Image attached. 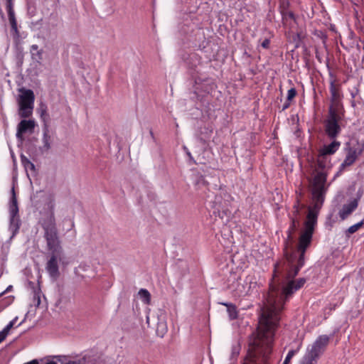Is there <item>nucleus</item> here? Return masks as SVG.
Wrapping results in <instances>:
<instances>
[{
	"label": "nucleus",
	"mask_w": 364,
	"mask_h": 364,
	"mask_svg": "<svg viewBox=\"0 0 364 364\" xmlns=\"http://www.w3.org/2000/svg\"><path fill=\"white\" fill-rule=\"evenodd\" d=\"M21 92L18 98V114L21 118H27L32 114L35 96L31 90L21 89Z\"/></svg>",
	"instance_id": "8"
},
{
	"label": "nucleus",
	"mask_w": 364,
	"mask_h": 364,
	"mask_svg": "<svg viewBox=\"0 0 364 364\" xmlns=\"http://www.w3.org/2000/svg\"><path fill=\"white\" fill-rule=\"evenodd\" d=\"M357 92H358V90H356L355 92H351L350 95H351L352 98H355V95H357Z\"/></svg>",
	"instance_id": "44"
},
{
	"label": "nucleus",
	"mask_w": 364,
	"mask_h": 364,
	"mask_svg": "<svg viewBox=\"0 0 364 364\" xmlns=\"http://www.w3.org/2000/svg\"><path fill=\"white\" fill-rule=\"evenodd\" d=\"M327 176L328 174L324 171L318 172L313 179L311 188H327L326 187Z\"/></svg>",
	"instance_id": "18"
},
{
	"label": "nucleus",
	"mask_w": 364,
	"mask_h": 364,
	"mask_svg": "<svg viewBox=\"0 0 364 364\" xmlns=\"http://www.w3.org/2000/svg\"><path fill=\"white\" fill-rule=\"evenodd\" d=\"M327 188H311L312 200L314 201L313 208L320 210L323 201L324 196Z\"/></svg>",
	"instance_id": "13"
},
{
	"label": "nucleus",
	"mask_w": 364,
	"mask_h": 364,
	"mask_svg": "<svg viewBox=\"0 0 364 364\" xmlns=\"http://www.w3.org/2000/svg\"><path fill=\"white\" fill-rule=\"evenodd\" d=\"M343 117V108L338 103L335 107H329L328 115L323 122L325 132L329 139H335L341 132V122Z\"/></svg>",
	"instance_id": "4"
},
{
	"label": "nucleus",
	"mask_w": 364,
	"mask_h": 364,
	"mask_svg": "<svg viewBox=\"0 0 364 364\" xmlns=\"http://www.w3.org/2000/svg\"><path fill=\"white\" fill-rule=\"evenodd\" d=\"M288 7H289V1H283V2L280 5V11L282 9H288Z\"/></svg>",
	"instance_id": "40"
},
{
	"label": "nucleus",
	"mask_w": 364,
	"mask_h": 364,
	"mask_svg": "<svg viewBox=\"0 0 364 364\" xmlns=\"http://www.w3.org/2000/svg\"><path fill=\"white\" fill-rule=\"evenodd\" d=\"M222 304L227 306V311L230 320H234L237 318L238 312L235 306L228 303H223Z\"/></svg>",
	"instance_id": "27"
},
{
	"label": "nucleus",
	"mask_w": 364,
	"mask_h": 364,
	"mask_svg": "<svg viewBox=\"0 0 364 364\" xmlns=\"http://www.w3.org/2000/svg\"><path fill=\"white\" fill-rule=\"evenodd\" d=\"M78 268H79V269H82V270H84V271L85 270V267H84V266H82V264L79 265Z\"/></svg>",
	"instance_id": "48"
},
{
	"label": "nucleus",
	"mask_w": 364,
	"mask_h": 364,
	"mask_svg": "<svg viewBox=\"0 0 364 364\" xmlns=\"http://www.w3.org/2000/svg\"><path fill=\"white\" fill-rule=\"evenodd\" d=\"M35 127V122L33 120H21L18 124L17 132H16V138L20 141L22 142L23 141V134L29 132H33Z\"/></svg>",
	"instance_id": "12"
},
{
	"label": "nucleus",
	"mask_w": 364,
	"mask_h": 364,
	"mask_svg": "<svg viewBox=\"0 0 364 364\" xmlns=\"http://www.w3.org/2000/svg\"><path fill=\"white\" fill-rule=\"evenodd\" d=\"M270 45V40L269 38H265L261 43V46L264 49H268Z\"/></svg>",
	"instance_id": "36"
},
{
	"label": "nucleus",
	"mask_w": 364,
	"mask_h": 364,
	"mask_svg": "<svg viewBox=\"0 0 364 364\" xmlns=\"http://www.w3.org/2000/svg\"><path fill=\"white\" fill-rule=\"evenodd\" d=\"M213 133V128L211 127H201L199 132L197 134L198 140L203 145L210 139Z\"/></svg>",
	"instance_id": "22"
},
{
	"label": "nucleus",
	"mask_w": 364,
	"mask_h": 364,
	"mask_svg": "<svg viewBox=\"0 0 364 364\" xmlns=\"http://www.w3.org/2000/svg\"><path fill=\"white\" fill-rule=\"evenodd\" d=\"M290 105V103H289V101L288 102H286L284 105H283V107H282V110L284 111L285 109H287Z\"/></svg>",
	"instance_id": "42"
},
{
	"label": "nucleus",
	"mask_w": 364,
	"mask_h": 364,
	"mask_svg": "<svg viewBox=\"0 0 364 364\" xmlns=\"http://www.w3.org/2000/svg\"><path fill=\"white\" fill-rule=\"evenodd\" d=\"M313 234L302 232L294 255L289 259L288 267L281 280L274 281L269 284L266 303L262 309L259 318V331L257 335L250 338L248 356L252 362L270 348L280 320L279 314L287 301L294 292L301 289L306 280L299 278L294 280L300 269L304 265L305 253L312 241Z\"/></svg>",
	"instance_id": "1"
},
{
	"label": "nucleus",
	"mask_w": 364,
	"mask_h": 364,
	"mask_svg": "<svg viewBox=\"0 0 364 364\" xmlns=\"http://www.w3.org/2000/svg\"><path fill=\"white\" fill-rule=\"evenodd\" d=\"M11 289H12V286H11V285H10V286H9V287L6 288V289L4 292L5 293L6 291H10Z\"/></svg>",
	"instance_id": "46"
},
{
	"label": "nucleus",
	"mask_w": 364,
	"mask_h": 364,
	"mask_svg": "<svg viewBox=\"0 0 364 364\" xmlns=\"http://www.w3.org/2000/svg\"><path fill=\"white\" fill-rule=\"evenodd\" d=\"M30 52L32 59L38 63L42 60L43 50L38 48L36 44L31 46Z\"/></svg>",
	"instance_id": "25"
},
{
	"label": "nucleus",
	"mask_w": 364,
	"mask_h": 364,
	"mask_svg": "<svg viewBox=\"0 0 364 364\" xmlns=\"http://www.w3.org/2000/svg\"><path fill=\"white\" fill-rule=\"evenodd\" d=\"M257 286V282L253 281V278L248 276L245 279V284L242 285L243 291H240V296L251 295Z\"/></svg>",
	"instance_id": "16"
},
{
	"label": "nucleus",
	"mask_w": 364,
	"mask_h": 364,
	"mask_svg": "<svg viewBox=\"0 0 364 364\" xmlns=\"http://www.w3.org/2000/svg\"><path fill=\"white\" fill-rule=\"evenodd\" d=\"M32 205L37 209L41 208L46 211V217L41 219V223L44 231V238L49 245L56 242V223L54 215L55 196L50 191H38L31 197Z\"/></svg>",
	"instance_id": "2"
},
{
	"label": "nucleus",
	"mask_w": 364,
	"mask_h": 364,
	"mask_svg": "<svg viewBox=\"0 0 364 364\" xmlns=\"http://www.w3.org/2000/svg\"><path fill=\"white\" fill-rule=\"evenodd\" d=\"M329 90L331 95V101L334 102V105L332 106L335 107L336 103L341 106L340 103L337 102L341 97V94L339 90L336 87L333 82H331Z\"/></svg>",
	"instance_id": "24"
},
{
	"label": "nucleus",
	"mask_w": 364,
	"mask_h": 364,
	"mask_svg": "<svg viewBox=\"0 0 364 364\" xmlns=\"http://www.w3.org/2000/svg\"><path fill=\"white\" fill-rule=\"evenodd\" d=\"M296 95V90L294 87L289 89L287 92V101H291Z\"/></svg>",
	"instance_id": "35"
},
{
	"label": "nucleus",
	"mask_w": 364,
	"mask_h": 364,
	"mask_svg": "<svg viewBox=\"0 0 364 364\" xmlns=\"http://www.w3.org/2000/svg\"><path fill=\"white\" fill-rule=\"evenodd\" d=\"M39 112L41 118L43 122V124H48L49 116L47 113V107L45 105L41 104L39 108Z\"/></svg>",
	"instance_id": "29"
},
{
	"label": "nucleus",
	"mask_w": 364,
	"mask_h": 364,
	"mask_svg": "<svg viewBox=\"0 0 364 364\" xmlns=\"http://www.w3.org/2000/svg\"><path fill=\"white\" fill-rule=\"evenodd\" d=\"M205 178L203 177V176H200L197 182V185L198 186H200V185H203V186H205Z\"/></svg>",
	"instance_id": "41"
},
{
	"label": "nucleus",
	"mask_w": 364,
	"mask_h": 364,
	"mask_svg": "<svg viewBox=\"0 0 364 364\" xmlns=\"http://www.w3.org/2000/svg\"><path fill=\"white\" fill-rule=\"evenodd\" d=\"M56 240L57 241H55L53 245H49L48 240H46L48 250L51 252L52 254L50 258L46 264V269L50 277L53 279H57L60 275L57 257L61 253L62 247L60 245V240L58 237V230H56Z\"/></svg>",
	"instance_id": "6"
},
{
	"label": "nucleus",
	"mask_w": 364,
	"mask_h": 364,
	"mask_svg": "<svg viewBox=\"0 0 364 364\" xmlns=\"http://www.w3.org/2000/svg\"><path fill=\"white\" fill-rule=\"evenodd\" d=\"M23 364H38V362L37 360H33L30 362H28V363H23Z\"/></svg>",
	"instance_id": "43"
},
{
	"label": "nucleus",
	"mask_w": 364,
	"mask_h": 364,
	"mask_svg": "<svg viewBox=\"0 0 364 364\" xmlns=\"http://www.w3.org/2000/svg\"><path fill=\"white\" fill-rule=\"evenodd\" d=\"M42 141L43 146L41 148L42 153L48 151L51 147V137L49 134L48 124L43 126V138Z\"/></svg>",
	"instance_id": "19"
},
{
	"label": "nucleus",
	"mask_w": 364,
	"mask_h": 364,
	"mask_svg": "<svg viewBox=\"0 0 364 364\" xmlns=\"http://www.w3.org/2000/svg\"><path fill=\"white\" fill-rule=\"evenodd\" d=\"M18 320V316H16L14 318H13L11 322H12V323L14 325L16 323V322Z\"/></svg>",
	"instance_id": "45"
},
{
	"label": "nucleus",
	"mask_w": 364,
	"mask_h": 364,
	"mask_svg": "<svg viewBox=\"0 0 364 364\" xmlns=\"http://www.w3.org/2000/svg\"><path fill=\"white\" fill-rule=\"evenodd\" d=\"M240 350L241 346L238 341H236L232 343L231 348V353L230 355V360L231 361V363H234L237 360V358L240 354Z\"/></svg>",
	"instance_id": "26"
},
{
	"label": "nucleus",
	"mask_w": 364,
	"mask_h": 364,
	"mask_svg": "<svg viewBox=\"0 0 364 364\" xmlns=\"http://www.w3.org/2000/svg\"><path fill=\"white\" fill-rule=\"evenodd\" d=\"M3 294H4V292H2L1 294H0V296H1Z\"/></svg>",
	"instance_id": "50"
},
{
	"label": "nucleus",
	"mask_w": 364,
	"mask_h": 364,
	"mask_svg": "<svg viewBox=\"0 0 364 364\" xmlns=\"http://www.w3.org/2000/svg\"><path fill=\"white\" fill-rule=\"evenodd\" d=\"M13 301V298L11 296L5 297L0 299V312L2 311L5 308L9 306Z\"/></svg>",
	"instance_id": "31"
},
{
	"label": "nucleus",
	"mask_w": 364,
	"mask_h": 364,
	"mask_svg": "<svg viewBox=\"0 0 364 364\" xmlns=\"http://www.w3.org/2000/svg\"><path fill=\"white\" fill-rule=\"evenodd\" d=\"M316 165L321 171L331 169L333 166L331 164V156L323 154V153L318 151L316 158Z\"/></svg>",
	"instance_id": "14"
},
{
	"label": "nucleus",
	"mask_w": 364,
	"mask_h": 364,
	"mask_svg": "<svg viewBox=\"0 0 364 364\" xmlns=\"http://www.w3.org/2000/svg\"><path fill=\"white\" fill-rule=\"evenodd\" d=\"M138 295L141 300V301L145 304H149L151 301V294L149 291L146 289H141Z\"/></svg>",
	"instance_id": "28"
},
{
	"label": "nucleus",
	"mask_w": 364,
	"mask_h": 364,
	"mask_svg": "<svg viewBox=\"0 0 364 364\" xmlns=\"http://www.w3.org/2000/svg\"><path fill=\"white\" fill-rule=\"evenodd\" d=\"M281 15L284 26H289V28H291L292 27V23L296 22L294 14L287 9H282L281 10Z\"/></svg>",
	"instance_id": "21"
},
{
	"label": "nucleus",
	"mask_w": 364,
	"mask_h": 364,
	"mask_svg": "<svg viewBox=\"0 0 364 364\" xmlns=\"http://www.w3.org/2000/svg\"><path fill=\"white\" fill-rule=\"evenodd\" d=\"M294 211H293V217L291 218V224L288 230V234L289 237L291 236L292 232L295 230L296 228V226L299 225V210H300V205L299 202L296 203L294 205Z\"/></svg>",
	"instance_id": "20"
},
{
	"label": "nucleus",
	"mask_w": 364,
	"mask_h": 364,
	"mask_svg": "<svg viewBox=\"0 0 364 364\" xmlns=\"http://www.w3.org/2000/svg\"><path fill=\"white\" fill-rule=\"evenodd\" d=\"M6 10L9 16V21L11 25V34L15 40L20 38L19 31L17 26V21L14 10L13 0H6Z\"/></svg>",
	"instance_id": "10"
},
{
	"label": "nucleus",
	"mask_w": 364,
	"mask_h": 364,
	"mask_svg": "<svg viewBox=\"0 0 364 364\" xmlns=\"http://www.w3.org/2000/svg\"><path fill=\"white\" fill-rule=\"evenodd\" d=\"M340 146L341 142L333 140L329 144L324 145L318 151L323 153V154L331 156V155L335 154L338 151Z\"/></svg>",
	"instance_id": "23"
},
{
	"label": "nucleus",
	"mask_w": 364,
	"mask_h": 364,
	"mask_svg": "<svg viewBox=\"0 0 364 364\" xmlns=\"http://www.w3.org/2000/svg\"><path fill=\"white\" fill-rule=\"evenodd\" d=\"M232 201V196L224 189L218 190L208 196V203L213 209V213L222 220L226 218V221L229 220L231 215Z\"/></svg>",
	"instance_id": "3"
},
{
	"label": "nucleus",
	"mask_w": 364,
	"mask_h": 364,
	"mask_svg": "<svg viewBox=\"0 0 364 364\" xmlns=\"http://www.w3.org/2000/svg\"><path fill=\"white\" fill-rule=\"evenodd\" d=\"M358 201L355 199L352 200L348 203L343 205L339 211V216L342 220H345L358 207Z\"/></svg>",
	"instance_id": "15"
},
{
	"label": "nucleus",
	"mask_w": 364,
	"mask_h": 364,
	"mask_svg": "<svg viewBox=\"0 0 364 364\" xmlns=\"http://www.w3.org/2000/svg\"><path fill=\"white\" fill-rule=\"evenodd\" d=\"M9 230L11 232V238L14 237L20 229L21 222L18 214V206L14 188H12V195L9 205Z\"/></svg>",
	"instance_id": "7"
},
{
	"label": "nucleus",
	"mask_w": 364,
	"mask_h": 364,
	"mask_svg": "<svg viewBox=\"0 0 364 364\" xmlns=\"http://www.w3.org/2000/svg\"><path fill=\"white\" fill-rule=\"evenodd\" d=\"M301 347V343L298 346L296 349L289 350L283 364H289L291 359L299 351Z\"/></svg>",
	"instance_id": "30"
},
{
	"label": "nucleus",
	"mask_w": 364,
	"mask_h": 364,
	"mask_svg": "<svg viewBox=\"0 0 364 364\" xmlns=\"http://www.w3.org/2000/svg\"><path fill=\"white\" fill-rule=\"evenodd\" d=\"M346 155L345 159L339 166L338 171L335 173L331 181H335L339 177L346 169L347 167L352 166L357 160L360 152L355 147L348 146L346 149Z\"/></svg>",
	"instance_id": "9"
},
{
	"label": "nucleus",
	"mask_w": 364,
	"mask_h": 364,
	"mask_svg": "<svg viewBox=\"0 0 364 364\" xmlns=\"http://www.w3.org/2000/svg\"><path fill=\"white\" fill-rule=\"evenodd\" d=\"M183 149L184 151V152L186 153V156L188 157V162L189 164H196V161H195V159H193L191 151H189V149L187 148L186 146L183 145Z\"/></svg>",
	"instance_id": "34"
},
{
	"label": "nucleus",
	"mask_w": 364,
	"mask_h": 364,
	"mask_svg": "<svg viewBox=\"0 0 364 364\" xmlns=\"http://www.w3.org/2000/svg\"><path fill=\"white\" fill-rule=\"evenodd\" d=\"M14 325L12 323V322H9L4 328H3V331L6 333L7 334H9V331L11 330V328L14 326Z\"/></svg>",
	"instance_id": "38"
},
{
	"label": "nucleus",
	"mask_w": 364,
	"mask_h": 364,
	"mask_svg": "<svg viewBox=\"0 0 364 364\" xmlns=\"http://www.w3.org/2000/svg\"><path fill=\"white\" fill-rule=\"evenodd\" d=\"M14 325L12 323V322H9L4 328H3V331L6 333L7 334H9V331L11 330V328L14 326Z\"/></svg>",
	"instance_id": "37"
},
{
	"label": "nucleus",
	"mask_w": 364,
	"mask_h": 364,
	"mask_svg": "<svg viewBox=\"0 0 364 364\" xmlns=\"http://www.w3.org/2000/svg\"><path fill=\"white\" fill-rule=\"evenodd\" d=\"M21 161L25 168L28 178L31 181V176H34L36 172L34 164L23 154L21 155Z\"/></svg>",
	"instance_id": "17"
},
{
	"label": "nucleus",
	"mask_w": 364,
	"mask_h": 364,
	"mask_svg": "<svg viewBox=\"0 0 364 364\" xmlns=\"http://www.w3.org/2000/svg\"><path fill=\"white\" fill-rule=\"evenodd\" d=\"M319 210L309 207L306 217V220L304 223L305 229L303 232L313 234L315 226L317 223V218Z\"/></svg>",
	"instance_id": "11"
},
{
	"label": "nucleus",
	"mask_w": 364,
	"mask_h": 364,
	"mask_svg": "<svg viewBox=\"0 0 364 364\" xmlns=\"http://www.w3.org/2000/svg\"><path fill=\"white\" fill-rule=\"evenodd\" d=\"M363 224H364L363 222L361 220L359 223H357L356 224L349 227L348 228V230H346V232L348 234H353L354 232L358 231L359 230V228H361Z\"/></svg>",
	"instance_id": "32"
},
{
	"label": "nucleus",
	"mask_w": 364,
	"mask_h": 364,
	"mask_svg": "<svg viewBox=\"0 0 364 364\" xmlns=\"http://www.w3.org/2000/svg\"><path fill=\"white\" fill-rule=\"evenodd\" d=\"M77 268H75V272H77Z\"/></svg>",
	"instance_id": "49"
},
{
	"label": "nucleus",
	"mask_w": 364,
	"mask_h": 364,
	"mask_svg": "<svg viewBox=\"0 0 364 364\" xmlns=\"http://www.w3.org/2000/svg\"><path fill=\"white\" fill-rule=\"evenodd\" d=\"M167 331V327L166 323H160L158 325L156 332L158 334L161 333V337H163L164 333Z\"/></svg>",
	"instance_id": "33"
},
{
	"label": "nucleus",
	"mask_w": 364,
	"mask_h": 364,
	"mask_svg": "<svg viewBox=\"0 0 364 364\" xmlns=\"http://www.w3.org/2000/svg\"><path fill=\"white\" fill-rule=\"evenodd\" d=\"M8 334L3 330L0 331V343L6 338Z\"/></svg>",
	"instance_id": "39"
},
{
	"label": "nucleus",
	"mask_w": 364,
	"mask_h": 364,
	"mask_svg": "<svg viewBox=\"0 0 364 364\" xmlns=\"http://www.w3.org/2000/svg\"><path fill=\"white\" fill-rule=\"evenodd\" d=\"M362 221H363V223H364V218L362 220Z\"/></svg>",
	"instance_id": "51"
},
{
	"label": "nucleus",
	"mask_w": 364,
	"mask_h": 364,
	"mask_svg": "<svg viewBox=\"0 0 364 364\" xmlns=\"http://www.w3.org/2000/svg\"><path fill=\"white\" fill-rule=\"evenodd\" d=\"M329 339L330 338L327 335L319 336L313 344L307 348L299 364H315L323 353L325 348L329 342Z\"/></svg>",
	"instance_id": "5"
},
{
	"label": "nucleus",
	"mask_w": 364,
	"mask_h": 364,
	"mask_svg": "<svg viewBox=\"0 0 364 364\" xmlns=\"http://www.w3.org/2000/svg\"><path fill=\"white\" fill-rule=\"evenodd\" d=\"M46 364H57V363L55 361L50 360V361L47 362Z\"/></svg>",
	"instance_id": "47"
}]
</instances>
